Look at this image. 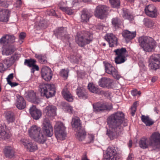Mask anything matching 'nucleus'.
Masks as SVG:
<instances>
[{
  "label": "nucleus",
  "mask_w": 160,
  "mask_h": 160,
  "mask_svg": "<svg viewBox=\"0 0 160 160\" xmlns=\"http://www.w3.org/2000/svg\"><path fill=\"white\" fill-rule=\"evenodd\" d=\"M35 57L38 59L41 63H45L46 62V57L42 55L36 54Z\"/></svg>",
  "instance_id": "nucleus-45"
},
{
  "label": "nucleus",
  "mask_w": 160,
  "mask_h": 160,
  "mask_svg": "<svg viewBox=\"0 0 160 160\" xmlns=\"http://www.w3.org/2000/svg\"><path fill=\"white\" fill-rule=\"evenodd\" d=\"M112 24L115 28H118L122 23V21L117 18H113L112 21Z\"/></svg>",
  "instance_id": "nucleus-43"
},
{
  "label": "nucleus",
  "mask_w": 160,
  "mask_h": 160,
  "mask_svg": "<svg viewBox=\"0 0 160 160\" xmlns=\"http://www.w3.org/2000/svg\"><path fill=\"white\" fill-rule=\"evenodd\" d=\"M82 160H89L86 154H85L82 156Z\"/></svg>",
  "instance_id": "nucleus-59"
},
{
  "label": "nucleus",
  "mask_w": 160,
  "mask_h": 160,
  "mask_svg": "<svg viewBox=\"0 0 160 160\" xmlns=\"http://www.w3.org/2000/svg\"><path fill=\"white\" fill-rule=\"evenodd\" d=\"M132 141L131 140H130L129 141V147H131L132 146Z\"/></svg>",
  "instance_id": "nucleus-63"
},
{
  "label": "nucleus",
  "mask_w": 160,
  "mask_h": 160,
  "mask_svg": "<svg viewBox=\"0 0 160 160\" xmlns=\"http://www.w3.org/2000/svg\"><path fill=\"white\" fill-rule=\"evenodd\" d=\"M138 103L137 102H135L133 104V105L132 106H135V107H137V105Z\"/></svg>",
  "instance_id": "nucleus-64"
},
{
  "label": "nucleus",
  "mask_w": 160,
  "mask_h": 160,
  "mask_svg": "<svg viewBox=\"0 0 160 160\" xmlns=\"http://www.w3.org/2000/svg\"><path fill=\"white\" fill-rule=\"evenodd\" d=\"M117 56L115 58V62L117 64H120L124 62L126 60L128 56L127 50L125 48H122L114 51Z\"/></svg>",
  "instance_id": "nucleus-9"
},
{
  "label": "nucleus",
  "mask_w": 160,
  "mask_h": 160,
  "mask_svg": "<svg viewBox=\"0 0 160 160\" xmlns=\"http://www.w3.org/2000/svg\"><path fill=\"white\" fill-rule=\"evenodd\" d=\"M11 12L8 9L0 8V21L6 22L8 21Z\"/></svg>",
  "instance_id": "nucleus-21"
},
{
  "label": "nucleus",
  "mask_w": 160,
  "mask_h": 160,
  "mask_svg": "<svg viewBox=\"0 0 160 160\" xmlns=\"http://www.w3.org/2000/svg\"><path fill=\"white\" fill-rule=\"evenodd\" d=\"M55 133L58 140H63L66 138L67 134L66 128L61 122H58L56 123L54 127Z\"/></svg>",
  "instance_id": "nucleus-7"
},
{
  "label": "nucleus",
  "mask_w": 160,
  "mask_h": 160,
  "mask_svg": "<svg viewBox=\"0 0 160 160\" xmlns=\"http://www.w3.org/2000/svg\"><path fill=\"white\" fill-rule=\"evenodd\" d=\"M62 2H60V4H62L63 3ZM59 7L60 9L62 10V11L65 12L66 13H67L69 15H71L73 13V10L70 8L67 7H63L60 6V4L59 6Z\"/></svg>",
  "instance_id": "nucleus-38"
},
{
  "label": "nucleus",
  "mask_w": 160,
  "mask_h": 160,
  "mask_svg": "<svg viewBox=\"0 0 160 160\" xmlns=\"http://www.w3.org/2000/svg\"><path fill=\"white\" fill-rule=\"evenodd\" d=\"M36 61L34 59H25L24 64L28 66L31 67L35 64Z\"/></svg>",
  "instance_id": "nucleus-46"
},
{
  "label": "nucleus",
  "mask_w": 160,
  "mask_h": 160,
  "mask_svg": "<svg viewBox=\"0 0 160 160\" xmlns=\"http://www.w3.org/2000/svg\"><path fill=\"white\" fill-rule=\"evenodd\" d=\"M20 142L23 146L24 148L27 151L33 152L37 149V145L32 142L28 139H22L20 140Z\"/></svg>",
  "instance_id": "nucleus-12"
},
{
  "label": "nucleus",
  "mask_w": 160,
  "mask_h": 160,
  "mask_svg": "<svg viewBox=\"0 0 160 160\" xmlns=\"http://www.w3.org/2000/svg\"><path fill=\"white\" fill-rule=\"evenodd\" d=\"M15 37L13 35L6 34L0 39V44L4 45H9L15 42Z\"/></svg>",
  "instance_id": "nucleus-17"
},
{
  "label": "nucleus",
  "mask_w": 160,
  "mask_h": 160,
  "mask_svg": "<svg viewBox=\"0 0 160 160\" xmlns=\"http://www.w3.org/2000/svg\"><path fill=\"white\" fill-rule=\"evenodd\" d=\"M8 84H9L11 87H14L18 84L17 82H12L8 83Z\"/></svg>",
  "instance_id": "nucleus-55"
},
{
  "label": "nucleus",
  "mask_w": 160,
  "mask_h": 160,
  "mask_svg": "<svg viewBox=\"0 0 160 160\" xmlns=\"http://www.w3.org/2000/svg\"><path fill=\"white\" fill-rule=\"evenodd\" d=\"M62 95L63 97L68 101L72 102L73 98L71 93L66 88H64L62 92Z\"/></svg>",
  "instance_id": "nucleus-29"
},
{
  "label": "nucleus",
  "mask_w": 160,
  "mask_h": 160,
  "mask_svg": "<svg viewBox=\"0 0 160 160\" xmlns=\"http://www.w3.org/2000/svg\"><path fill=\"white\" fill-rule=\"evenodd\" d=\"M30 114L33 119L37 120L42 116V113L39 109L37 108L36 107L32 105L29 109Z\"/></svg>",
  "instance_id": "nucleus-22"
},
{
  "label": "nucleus",
  "mask_w": 160,
  "mask_h": 160,
  "mask_svg": "<svg viewBox=\"0 0 160 160\" xmlns=\"http://www.w3.org/2000/svg\"><path fill=\"white\" fill-rule=\"evenodd\" d=\"M157 78L156 77H153L152 78V82H154L156 81L157 80Z\"/></svg>",
  "instance_id": "nucleus-61"
},
{
  "label": "nucleus",
  "mask_w": 160,
  "mask_h": 160,
  "mask_svg": "<svg viewBox=\"0 0 160 160\" xmlns=\"http://www.w3.org/2000/svg\"><path fill=\"white\" fill-rule=\"evenodd\" d=\"M62 109L65 112L70 114L74 112L72 107L68 103L63 104Z\"/></svg>",
  "instance_id": "nucleus-42"
},
{
  "label": "nucleus",
  "mask_w": 160,
  "mask_h": 160,
  "mask_svg": "<svg viewBox=\"0 0 160 160\" xmlns=\"http://www.w3.org/2000/svg\"><path fill=\"white\" fill-rule=\"evenodd\" d=\"M136 108L135 106H132L131 108V111H133L136 112Z\"/></svg>",
  "instance_id": "nucleus-60"
},
{
  "label": "nucleus",
  "mask_w": 160,
  "mask_h": 160,
  "mask_svg": "<svg viewBox=\"0 0 160 160\" xmlns=\"http://www.w3.org/2000/svg\"><path fill=\"white\" fill-rule=\"evenodd\" d=\"M71 124L72 128L80 129L81 127V123L79 118L78 117H75L72 118Z\"/></svg>",
  "instance_id": "nucleus-32"
},
{
  "label": "nucleus",
  "mask_w": 160,
  "mask_h": 160,
  "mask_svg": "<svg viewBox=\"0 0 160 160\" xmlns=\"http://www.w3.org/2000/svg\"><path fill=\"white\" fill-rule=\"evenodd\" d=\"M22 3L21 0H17L16 2L14 4V6L16 8H19Z\"/></svg>",
  "instance_id": "nucleus-53"
},
{
  "label": "nucleus",
  "mask_w": 160,
  "mask_h": 160,
  "mask_svg": "<svg viewBox=\"0 0 160 160\" xmlns=\"http://www.w3.org/2000/svg\"><path fill=\"white\" fill-rule=\"evenodd\" d=\"M120 158L115 147L109 146L104 154L103 160H119Z\"/></svg>",
  "instance_id": "nucleus-8"
},
{
  "label": "nucleus",
  "mask_w": 160,
  "mask_h": 160,
  "mask_svg": "<svg viewBox=\"0 0 160 160\" xmlns=\"http://www.w3.org/2000/svg\"><path fill=\"white\" fill-rule=\"evenodd\" d=\"M86 135V133L84 131L80 130L77 132L76 136L78 140L82 141L85 138Z\"/></svg>",
  "instance_id": "nucleus-39"
},
{
  "label": "nucleus",
  "mask_w": 160,
  "mask_h": 160,
  "mask_svg": "<svg viewBox=\"0 0 160 160\" xmlns=\"http://www.w3.org/2000/svg\"><path fill=\"white\" fill-rule=\"evenodd\" d=\"M88 88L90 91L92 92L98 94L101 93L100 89L96 87L92 83H89L88 84Z\"/></svg>",
  "instance_id": "nucleus-35"
},
{
  "label": "nucleus",
  "mask_w": 160,
  "mask_h": 160,
  "mask_svg": "<svg viewBox=\"0 0 160 160\" xmlns=\"http://www.w3.org/2000/svg\"><path fill=\"white\" fill-rule=\"evenodd\" d=\"M4 153L6 157L12 158L14 155V150L13 147L7 146L4 149Z\"/></svg>",
  "instance_id": "nucleus-28"
},
{
  "label": "nucleus",
  "mask_w": 160,
  "mask_h": 160,
  "mask_svg": "<svg viewBox=\"0 0 160 160\" xmlns=\"http://www.w3.org/2000/svg\"><path fill=\"white\" fill-rule=\"evenodd\" d=\"M134 158V155L133 154L130 153L128 155L127 160H133Z\"/></svg>",
  "instance_id": "nucleus-57"
},
{
  "label": "nucleus",
  "mask_w": 160,
  "mask_h": 160,
  "mask_svg": "<svg viewBox=\"0 0 160 160\" xmlns=\"http://www.w3.org/2000/svg\"><path fill=\"white\" fill-rule=\"evenodd\" d=\"M51 12L52 13V15H55L56 14L55 11L53 10H51Z\"/></svg>",
  "instance_id": "nucleus-62"
},
{
  "label": "nucleus",
  "mask_w": 160,
  "mask_h": 160,
  "mask_svg": "<svg viewBox=\"0 0 160 160\" xmlns=\"http://www.w3.org/2000/svg\"><path fill=\"white\" fill-rule=\"evenodd\" d=\"M25 97L30 102L38 103V99L36 97L35 93L32 90H30L26 93Z\"/></svg>",
  "instance_id": "nucleus-25"
},
{
  "label": "nucleus",
  "mask_w": 160,
  "mask_h": 160,
  "mask_svg": "<svg viewBox=\"0 0 160 160\" xmlns=\"http://www.w3.org/2000/svg\"><path fill=\"white\" fill-rule=\"evenodd\" d=\"M57 108L53 105H49L47 106L44 110L46 115L50 118H52L56 115Z\"/></svg>",
  "instance_id": "nucleus-19"
},
{
  "label": "nucleus",
  "mask_w": 160,
  "mask_h": 160,
  "mask_svg": "<svg viewBox=\"0 0 160 160\" xmlns=\"http://www.w3.org/2000/svg\"><path fill=\"white\" fill-rule=\"evenodd\" d=\"M5 118L9 123L13 122L15 120L14 113L10 112L6 113Z\"/></svg>",
  "instance_id": "nucleus-37"
},
{
  "label": "nucleus",
  "mask_w": 160,
  "mask_h": 160,
  "mask_svg": "<svg viewBox=\"0 0 160 160\" xmlns=\"http://www.w3.org/2000/svg\"><path fill=\"white\" fill-rule=\"evenodd\" d=\"M5 128L4 126H0V138L6 139L8 137V135L5 131Z\"/></svg>",
  "instance_id": "nucleus-44"
},
{
  "label": "nucleus",
  "mask_w": 160,
  "mask_h": 160,
  "mask_svg": "<svg viewBox=\"0 0 160 160\" xmlns=\"http://www.w3.org/2000/svg\"><path fill=\"white\" fill-rule=\"evenodd\" d=\"M54 33L57 38L62 39V37H65L66 34V28H59L54 31Z\"/></svg>",
  "instance_id": "nucleus-30"
},
{
  "label": "nucleus",
  "mask_w": 160,
  "mask_h": 160,
  "mask_svg": "<svg viewBox=\"0 0 160 160\" xmlns=\"http://www.w3.org/2000/svg\"><path fill=\"white\" fill-rule=\"evenodd\" d=\"M124 113L121 112H118L110 116L107 118V135L111 140L120 135L123 130L122 123L124 121Z\"/></svg>",
  "instance_id": "nucleus-1"
},
{
  "label": "nucleus",
  "mask_w": 160,
  "mask_h": 160,
  "mask_svg": "<svg viewBox=\"0 0 160 160\" xmlns=\"http://www.w3.org/2000/svg\"><path fill=\"white\" fill-rule=\"evenodd\" d=\"M122 35L128 42L135 37L136 32H131L128 30H125L122 32Z\"/></svg>",
  "instance_id": "nucleus-24"
},
{
  "label": "nucleus",
  "mask_w": 160,
  "mask_h": 160,
  "mask_svg": "<svg viewBox=\"0 0 160 160\" xmlns=\"http://www.w3.org/2000/svg\"><path fill=\"white\" fill-rule=\"evenodd\" d=\"M141 119L142 121L147 126H150L154 123L153 121L148 116L142 115L141 117Z\"/></svg>",
  "instance_id": "nucleus-33"
},
{
  "label": "nucleus",
  "mask_w": 160,
  "mask_h": 160,
  "mask_svg": "<svg viewBox=\"0 0 160 160\" xmlns=\"http://www.w3.org/2000/svg\"><path fill=\"white\" fill-rule=\"evenodd\" d=\"M92 16L91 12L86 10H83L81 16V21L83 22H87Z\"/></svg>",
  "instance_id": "nucleus-31"
},
{
  "label": "nucleus",
  "mask_w": 160,
  "mask_h": 160,
  "mask_svg": "<svg viewBox=\"0 0 160 160\" xmlns=\"http://www.w3.org/2000/svg\"><path fill=\"white\" fill-rule=\"evenodd\" d=\"M92 39V34L88 31L78 32L76 37V43L80 47L89 43Z\"/></svg>",
  "instance_id": "nucleus-5"
},
{
  "label": "nucleus",
  "mask_w": 160,
  "mask_h": 160,
  "mask_svg": "<svg viewBox=\"0 0 160 160\" xmlns=\"http://www.w3.org/2000/svg\"><path fill=\"white\" fill-rule=\"evenodd\" d=\"M105 72L107 73L112 75L114 78L118 79L120 75L118 70L111 64L108 62L104 63Z\"/></svg>",
  "instance_id": "nucleus-11"
},
{
  "label": "nucleus",
  "mask_w": 160,
  "mask_h": 160,
  "mask_svg": "<svg viewBox=\"0 0 160 160\" xmlns=\"http://www.w3.org/2000/svg\"><path fill=\"white\" fill-rule=\"evenodd\" d=\"M32 67V68L34 70H35L37 71H38L39 70V67L38 66L35 65V64H34V65Z\"/></svg>",
  "instance_id": "nucleus-58"
},
{
  "label": "nucleus",
  "mask_w": 160,
  "mask_h": 160,
  "mask_svg": "<svg viewBox=\"0 0 160 160\" xmlns=\"http://www.w3.org/2000/svg\"><path fill=\"white\" fill-rule=\"evenodd\" d=\"M140 147L143 149L151 147L153 149L160 150V134L155 132L151 135L148 139L145 137L141 138L139 142Z\"/></svg>",
  "instance_id": "nucleus-2"
},
{
  "label": "nucleus",
  "mask_w": 160,
  "mask_h": 160,
  "mask_svg": "<svg viewBox=\"0 0 160 160\" xmlns=\"http://www.w3.org/2000/svg\"><path fill=\"white\" fill-rule=\"evenodd\" d=\"M131 92L132 96H135L138 95V91L136 89H134L131 91Z\"/></svg>",
  "instance_id": "nucleus-56"
},
{
  "label": "nucleus",
  "mask_w": 160,
  "mask_h": 160,
  "mask_svg": "<svg viewBox=\"0 0 160 160\" xmlns=\"http://www.w3.org/2000/svg\"><path fill=\"white\" fill-rule=\"evenodd\" d=\"M68 69H62L60 72V75L64 79H66L68 76Z\"/></svg>",
  "instance_id": "nucleus-47"
},
{
  "label": "nucleus",
  "mask_w": 160,
  "mask_h": 160,
  "mask_svg": "<svg viewBox=\"0 0 160 160\" xmlns=\"http://www.w3.org/2000/svg\"><path fill=\"white\" fill-rule=\"evenodd\" d=\"M143 22L144 25L148 28L152 27L154 25V22L148 18H144L143 20Z\"/></svg>",
  "instance_id": "nucleus-41"
},
{
  "label": "nucleus",
  "mask_w": 160,
  "mask_h": 160,
  "mask_svg": "<svg viewBox=\"0 0 160 160\" xmlns=\"http://www.w3.org/2000/svg\"><path fill=\"white\" fill-rule=\"evenodd\" d=\"M39 90L42 95L49 98L55 93V86L53 84L42 83L39 85Z\"/></svg>",
  "instance_id": "nucleus-6"
},
{
  "label": "nucleus",
  "mask_w": 160,
  "mask_h": 160,
  "mask_svg": "<svg viewBox=\"0 0 160 160\" xmlns=\"http://www.w3.org/2000/svg\"><path fill=\"white\" fill-rule=\"evenodd\" d=\"M144 11L145 13L151 18L156 17L158 15V11L156 7L153 4H150L146 6Z\"/></svg>",
  "instance_id": "nucleus-15"
},
{
  "label": "nucleus",
  "mask_w": 160,
  "mask_h": 160,
  "mask_svg": "<svg viewBox=\"0 0 160 160\" xmlns=\"http://www.w3.org/2000/svg\"><path fill=\"white\" fill-rule=\"evenodd\" d=\"M13 78V73L9 74L6 78L8 83L12 82Z\"/></svg>",
  "instance_id": "nucleus-51"
},
{
  "label": "nucleus",
  "mask_w": 160,
  "mask_h": 160,
  "mask_svg": "<svg viewBox=\"0 0 160 160\" xmlns=\"http://www.w3.org/2000/svg\"><path fill=\"white\" fill-rule=\"evenodd\" d=\"M93 107L94 111L96 112L110 111L112 108L111 104H106L102 102H98L94 104Z\"/></svg>",
  "instance_id": "nucleus-13"
},
{
  "label": "nucleus",
  "mask_w": 160,
  "mask_h": 160,
  "mask_svg": "<svg viewBox=\"0 0 160 160\" xmlns=\"http://www.w3.org/2000/svg\"><path fill=\"white\" fill-rule=\"evenodd\" d=\"M94 137L93 135L92 134H88V143H92L93 142Z\"/></svg>",
  "instance_id": "nucleus-50"
},
{
  "label": "nucleus",
  "mask_w": 160,
  "mask_h": 160,
  "mask_svg": "<svg viewBox=\"0 0 160 160\" xmlns=\"http://www.w3.org/2000/svg\"><path fill=\"white\" fill-rule=\"evenodd\" d=\"M6 67L3 63H0V72H2L5 70Z\"/></svg>",
  "instance_id": "nucleus-52"
},
{
  "label": "nucleus",
  "mask_w": 160,
  "mask_h": 160,
  "mask_svg": "<svg viewBox=\"0 0 160 160\" xmlns=\"http://www.w3.org/2000/svg\"><path fill=\"white\" fill-rule=\"evenodd\" d=\"M140 46L146 52H152L154 51L156 46V42L152 38L142 36L138 38Z\"/></svg>",
  "instance_id": "nucleus-3"
},
{
  "label": "nucleus",
  "mask_w": 160,
  "mask_h": 160,
  "mask_svg": "<svg viewBox=\"0 0 160 160\" xmlns=\"http://www.w3.org/2000/svg\"><path fill=\"white\" fill-rule=\"evenodd\" d=\"M30 137L36 142L43 143L46 141V138L42 133L41 128L36 125H32L28 130Z\"/></svg>",
  "instance_id": "nucleus-4"
},
{
  "label": "nucleus",
  "mask_w": 160,
  "mask_h": 160,
  "mask_svg": "<svg viewBox=\"0 0 160 160\" xmlns=\"http://www.w3.org/2000/svg\"><path fill=\"white\" fill-rule=\"evenodd\" d=\"M14 62L13 58L12 57H8L3 61V63L6 66V68L10 67Z\"/></svg>",
  "instance_id": "nucleus-40"
},
{
  "label": "nucleus",
  "mask_w": 160,
  "mask_h": 160,
  "mask_svg": "<svg viewBox=\"0 0 160 160\" xmlns=\"http://www.w3.org/2000/svg\"><path fill=\"white\" fill-rule=\"evenodd\" d=\"M9 4L6 0H0V6L4 7H8Z\"/></svg>",
  "instance_id": "nucleus-49"
},
{
  "label": "nucleus",
  "mask_w": 160,
  "mask_h": 160,
  "mask_svg": "<svg viewBox=\"0 0 160 160\" xmlns=\"http://www.w3.org/2000/svg\"><path fill=\"white\" fill-rule=\"evenodd\" d=\"M17 99L16 102V106L19 109H24L26 106V102L23 98L18 95L17 96Z\"/></svg>",
  "instance_id": "nucleus-26"
},
{
  "label": "nucleus",
  "mask_w": 160,
  "mask_h": 160,
  "mask_svg": "<svg viewBox=\"0 0 160 160\" xmlns=\"http://www.w3.org/2000/svg\"><path fill=\"white\" fill-rule=\"evenodd\" d=\"M122 15L125 19H127L130 21H131L133 19V15L130 14L128 12V10L126 9L123 8V9Z\"/></svg>",
  "instance_id": "nucleus-36"
},
{
  "label": "nucleus",
  "mask_w": 160,
  "mask_h": 160,
  "mask_svg": "<svg viewBox=\"0 0 160 160\" xmlns=\"http://www.w3.org/2000/svg\"><path fill=\"white\" fill-rule=\"evenodd\" d=\"M160 65V54H153L150 57L149 67L151 69L156 70L158 69Z\"/></svg>",
  "instance_id": "nucleus-10"
},
{
  "label": "nucleus",
  "mask_w": 160,
  "mask_h": 160,
  "mask_svg": "<svg viewBox=\"0 0 160 160\" xmlns=\"http://www.w3.org/2000/svg\"><path fill=\"white\" fill-rule=\"evenodd\" d=\"M105 38L108 42L110 47H113L117 45V38L112 33L107 34L105 36Z\"/></svg>",
  "instance_id": "nucleus-20"
},
{
  "label": "nucleus",
  "mask_w": 160,
  "mask_h": 160,
  "mask_svg": "<svg viewBox=\"0 0 160 160\" xmlns=\"http://www.w3.org/2000/svg\"><path fill=\"white\" fill-rule=\"evenodd\" d=\"M108 8L104 5H99L95 9L94 15L96 17L103 19L108 10Z\"/></svg>",
  "instance_id": "nucleus-14"
},
{
  "label": "nucleus",
  "mask_w": 160,
  "mask_h": 160,
  "mask_svg": "<svg viewBox=\"0 0 160 160\" xmlns=\"http://www.w3.org/2000/svg\"><path fill=\"white\" fill-rule=\"evenodd\" d=\"M113 8H118L120 6V0H109Z\"/></svg>",
  "instance_id": "nucleus-48"
},
{
  "label": "nucleus",
  "mask_w": 160,
  "mask_h": 160,
  "mask_svg": "<svg viewBox=\"0 0 160 160\" xmlns=\"http://www.w3.org/2000/svg\"><path fill=\"white\" fill-rule=\"evenodd\" d=\"M43 125L46 135L49 137H51L53 134V128L49 119L46 118H45L44 119Z\"/></svg>",
  "instance_id": "nucleus-16"
},
{
  "label": "nucleus",
  "mask_w": 160,
  "mask_h": 160,
  "mask_svg": "<svg viewBox=\"0 0 160 160\" xmlns=\"http://www.w3.org/2000/svg\"><path fill=\"white\" fill-rule=\"evenodd\" d=\"M26 37V33L23 32L20 33L19 38L20 40L23 39Z\"/></svg>",
  "instance_id": "nucleus-54"
},
{
  "label": "nucleus",
  "mask_w": 160,
  "mask_h": 160,
  "mask_svg": "<svg viewBox=\"0 0 160 160\" xmlns=\"http://www.w3.org/2000/svg\"><path fill=\"white\" fill-rule=\"evenodd\" d=\"M113 81L109 78H102L99 81L98 83L99 85L103 88H109L111 86Z\"/></svg>",
  "instance_id": "nucleus-23"
},
{
  "label": "nucleus",
  "mask_w": 160,
  "mask_h": 160,
  "mask_svg": "<svg viewBox=\"0 0 160 160\" xmlns=\"http://www.w3.org/2000/svg\"><path fill=\"white\" fill-rule=\"evenodd\" d=\"M3 46L2 53L3 55H10L14 51L15 49L12 45L6 44Z\"/></svg>",
  "instance_id": "nucleus-27"
},
{
  "label": "nucleus",
  "mask_w": 160,
  "mask_h": 160,
  "mask_svg": "<svg viewBox=\"0 0 160 160\" xmlns=\"http://www.w3.org/2000/svg\"><path fill=\"white\" fill-rule=\"evenodd\" d=\"M41 75L44 80L48 81L52 78V73L50 68L47 66H44L41 70Z\"/></svg>",
  "instance_id": "nucleus-18"
},
{
  "label": "nucleus",
  "mask_w": 160,
  "mask_h": 160,
  "mask_svg": "<svg viewBox=\"0 0 160 160\" xmlns=\"http://www.w3.org/2000/svg\"><path fill=\"white\" fill-rule=\"evenodd\" d=\"M77 94L80 98L86 99L87 98V93L83 88L78 87L77 89Z\"/></svg>",
  "instance_id": "nucleus-34"
}]
</instances>
